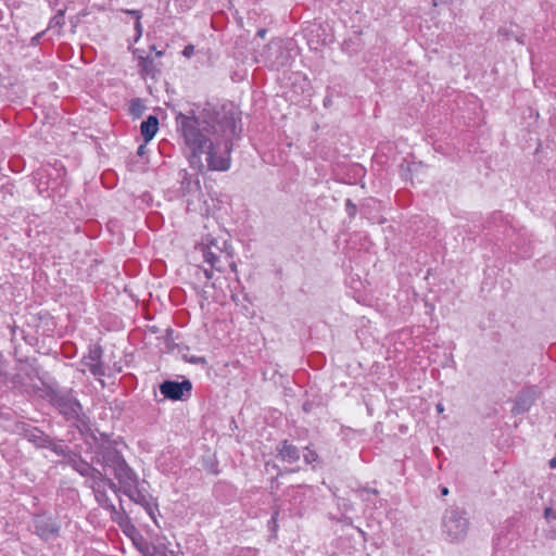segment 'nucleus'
<instances>
[{
    "label": "nucleus",
    "mask_w": 556,
    "mask_h": 556,
    "mask_svg": "<svg viewBox=\"0 0 556 556\" xmlns=\"http://www.w3.org/2000/svg\"><path fill=\"white\" fill-rule=\"evenodd\" d=\"M194 47L192 45H188L184 48L182 54L185 56H191L193 54Z\"/></svg>",
    "instance_id": "obj_48"
},
{
    "label": "nucleus",
    "mask_w": 556,
    "mask_h": 556,
    "mask_svg": "<svg viewBox=\"0 0 556 556\" xmlns=\"http://www.w3.org/2000/svg\"><path fill=\"white\" fill-rule=\"evenodd\" d=\"M97 465L96 463H93V456L91 457L90 462L86 460L85 458H83V456L80 455L73 468V470H75L77 473H79L81 477H86L90 470L92 469V467Z\"/></svg>",
    "instance_id": "obj_23"
},
{
    "label": "nucleus",
    "mask_w": 556,
    "mask_h": 556,
    "mask_svg": "<svg viewBox=\"0 0 556 556\" xmlns=\"http://www.w3.org/2000/svg\"><path fill=\"white\" fill-rule=\"evenodd\" d=\"M338 522H342L346 526L353 525V519L351 517H348L345 515H342L340 518L337 519Z\"/></svg>",
    "instance_id": "obj_45"
},
{
    "label": "nucleus",
    "mask_w": 556,
    "mask_h": 556,
    "mask_svg": "<svg viewBox=\"0 0 556 556\" xmlns=\"http://www.w3.org/2000/svg\"><path fill=\"white\" fill-rule=\"evenodd\" d=\"M151 50L155 51V55L156 56H162L164 55V50H156L155 46H151L150 47Z\"/></svg>",
    "instance_id": "obj_53"
},
{
    "label": "nucleus",
    "mask_w": 556,
    "mask_h": 556,
    "mask_svg": "<svg viewBox=\"0 0 556 556\" xmlns=\"http://www.w3.org/2000/svg\"><path fill=\"white\" fill-rule=\"evenodd\" d=\"M416 165H417L416 163L409 164L407 166L408 172H412L413 170V166H416Z\"/></svg>",
    "instance_id": "obj_60"
},
{
    "label": "nucleus",
    "mask_w": 556,
    "mask_h": 556,
    "mask_svg": "<svg viewBox=\"0 0 556 556\" xmlns=\"http://www.w3.org/2000/svg\"><path fill=\"white\" fill-rule=\"evenodd\" d=\"M229 267L232 273H237V263L233 261V257L230 258V262H226V267Z\"/></svg>",
    "instance_id": "obj_50"
},
{
    "label": "nucleus",
    "mask_w": 556,
    "mask_h": 556,
    "mask_svg": "<svg viewBox=\"0 0 556 556\" xmlns=\"http://www.w3.org/2000/svg\"><path fill=\"white\" fill-rule=\"evenodd\" d=\"M295 47L293 39L276 38L270 40L261 54L265 66L274 71L290 66L294 60Z\"/></svg>",
    "instance_id": "obj_4"
},
{
    "label": "nucleus",
    "mask_w": 556,
    "mask_h": 556,
    "mask_svg": "<svg viewBox=\"0 0 556 556\" xmlns=\"http://www.w3.org/2000/svg\"><path fill=\"white\" fill-rule=\"evenodd\" d=\"M174 329L168 327L165 330V334L161 338L165 343L166 352L172 353L177 350L178 353H182V351H189L190 348L188 345L175 342L176 338L174 337Z\"/></svg>",
    "instance_id": "obj_20"
},
{
    "label": "nucleus",
    "mask_w": 556,
    "mask_h": 556,
    "mask_svg": "<svg viewBox=\"0 0 556 556\" xmlns=\"http://www.w3.org/2000/svg\"><path fill=\"white\" fill-rule=\"evenodd\" d=\"M205 469L208 470L210 472L214 473V475H218L219 473L218 463L215 462V460L206 463Z\"/></svg>",
    "instance_id": "obj_40"
},
{
    "label": "nucleus",
    "mask_w": 556,
    "mask_h": 556,
    "mask_svg": "<svg viewBox=\"0 0 556 556\" xmlns=\"http://www.w3.org/2000/svg\"><path fill=\"white\" fill-rule=\"evenodd\" d=\"M276 452L277 458L288 464H294L301 458V448L287 439L277 444Z\"/></svg>",
    "instance_id": "obj_14"
},
{
    "label": "nucleus",
    "mask_w": 556,
    "mask_h": 556,
    "mask_svg": "<svg viewBox=\"0 0 556 556\" xmlns=\"http://www.w3.org/2000/svg\"><path fill=\"white\" fill-rule=\"evenodd\" d=\"M51 451L63 457V460L60 462L61 465L70 466L72 469L81 454L78 450H72L68 445L59 444L56 442Z\"/></svg>",
    "instance_id": "obj_16"
},
{
    "label": "nucleus",
    "mask_w": 556,
    "mask_h": 556,
    "mask_svg": "<svg viewBox=\"0 0 556 556\" xmlns=\"http://www.w3.org/2000/svg\"><path fill=\"white\" fill-rule=\"evenodd\" d=\"M498 34L506 36L507 38L515 37L513 34H510L506 28H500Z\"/></svg>",
    "instance_id": "obj_52"
},
{
    "label": "nucleus",
    "mask_w": 556,
    "mask_h": 556,
    "mask_svg": "<svg viewBox=\"0 0 556 556\" xmlns=\"http://www.w3.org/2000/svg\"><path fill=\"white\" fill-rule=\"evenodd\" d=\"M149 330L153 333H156L159 331V328L156 326H151Z\"/></svg>",
    "instance_id": "obj_58"
},
{
    "label": "nucleus",
    "mask_w": 556,
    "mask_h": 556,
    "mask_svg": "<svg viewBox=\"0 0 556 556\" xmlns=\"http://www.w3.org/2000/svg\"><path fill=\"white\" fill-rule=\"evenodd\" d=\"M278 516H279V509H275L271 518L268 520V528L271 532H276L278 528Z\"/></svg>",
    "instance_id": "obj_37"
},
{
    "label": "nucleus",
    "mask_w": 556,
    "mask_h": 556,
    "mask_svg": "<svg viewBox=\"0 0 556 556\" xmlns=\"http://www.w3.org/2000/svg\"><path fill=\"white\" fill-rule=\"evenodd\" d=\"M104 509L109 510L112 515H116L117 517H112L114 521H116L118 523V520H122L121 517H122V514H123V510H125L122 506H121V510H117L115 505L111 502L110 504L106 505V507H104Z\"/></svg>",
    "instance_id": "obj_36"
},
{
    "label": "nucleus",
    "mask_w": 556,
    "mask_h": 556,
    "mask_svg": "<svg viewBox=\"0 0 556 556\" xmlns=\"http://www.w3.org/2000/svg\"><path fill=\"white\" fill-rule=\"evenodd\" d=\"M266 33H267V30L265 28H260L257 30V36L263 38L266 35Z\"/></svg>",
    "instance_id": "obj_56"
},
{
    "label": "nucleus",
    "mask_w": 556,
    "mask_h": 556,
    "mask_svg": "<svg viewBox=\"0 0 556 556\" xmlns=\"http://www.w3.org/2000/svg\"><path fill=\"white\" fill-rule=\"evenodd\" d=\"M139 484L138 478L137 482L127 481L125 484H122L123 493L128 496L131 502L142 506L154 523L159 526L156 520V513H159L157 501L143 488H140Z\"/></svg>",
    "instance_id": "obj_7"
},
{
    "label": "nucleus",
    "mask_w": 556,
    "mask_h": 556,
    "mask_svg": "<svg viewBox=\"0 0 556 556\" xmlns=\"http://www.w3.org/2000/svg\"><path fill=\"white\" fill-rule=\"evenodd\" d=\"M42 397L67 421L78 424L87 417L83 405L72 388L60 387L56 382H42Z\"/></svg>",
    "instance_id": "obj_2"
},
{
    "label": "nucleus",
    "mask_w": 556,
    "mask_h": 556,
    "mask_svg": "<svg viewBox=\"0 0 556 556\" xmlns=\"http://www.w3.org/2000/svg\"><path fill=\"white\" fill-rule=\"evenodd\" d=\"M46 34V30H42L38 34H36L31 39H30V45L31 46H38L40 43V40L41 38L43 37V35Z\"/></svg>",
    "instance_id": "obj_42"
},
{
    "label": "nucleus",
    "mask_w": 556,
    "mask_h": 556,
    "mask_svg": "<svg viewBox=\"0 0 556 556\" xmlns=\"http://www.w3.org/2000/svg\"><path fill=\"white\" fill-rule=\"evenodd\" d=\"M16 429L20 435L25 438L37 448H49L52 450L55 441L45 433L40 428L35 427L27 422H20L16 425Z\"/></svg>",
    "instance_id": "obj_10"
},
{
    "label": "nucleus",
    "mask_w": 556,
    "mask_h": 556,
    "mask_svg": "<svg viewBox=\"0 0 556 556\" xmlns=\"http://www.w3.org/2000/svg\"><path fill=\"white\" fill-rule=\"evenodd\" d=\"M147 153V147H146V142L143 144H140L137 149V154L139 156H143L144 154Z\"/></svg>",
    "instance_id": "obj_51"
},
{
    "label": "nucleus",
    "mask_w": 556,
    "mask_h": 556,
    "mask_svg": "<svg viewBox=\"0 0 556 556\" xmlns=\"http://www.w3.org/2000/svg\"><path fill=\"white\" fill-rule=\"evenodd\" d=\"M213 270L214 269H212V268L211 269H206V268L202 269L201 267H198V269H197L198 273H200V271L203 273V275H204V277L206 278L207 281L213 278Z\"/></svg>",
    "instance_id": "obj_43"
},
{
    "label": "nucleus",
    "mask_w": 556,
    "mask_h": 556,
    "mask_svg": "<svg viewBox=\"0 0 556 556\" xmlns=\"http://www.w3.org/2000/svg\"><path fill=\"white\" fill-rule=\"evenodd\" d=\"M361 497H363V494L364 493H368V494H372V495H378L379 494V491L375 488H368V486H361L359 489H357L355 491Z\"/></svg>",
    "instance_id": "obj_38"
},
{
    "label": "nucleus",
    "mask_w": 556,
    "mask_h": 556,
    "mask_svg": "<svg viewBox=\"0 0 556 556\" xmlns=\"http://www.w3.org/2000/svg\"><path fill=\"white\" fill-rule=\"evenodd\" d=\"M440 492H441V495H442V496H445V495H447V494H448V492H450V491H448V488H446V486H441V488H440Z\"/></svg>",
    "instance_id": "obj_54"
},
{
    "label": "nucleus",
    "mask_w": 556,
    "mask_h": 556,
    "mask_svg": "<svg viewBox=\"0 0 556 556\" xmlns=\"http://www.w3.org/2000/svg\"><path fill=\"white\" fill-rule=\"evenodd\" d=\"M344 206H345V212L348 214V217L351 220L354 219L357 214V205L351 199H346Z\"/></svg>",
    "instance_id": "obj_30"
},
{
    "label": "nucleus",
    "mask_w": 556,
    "mask_h": 556,
    "mask_svg": "<svg viewBox=\"0 0 556 556\" xmlns=\"http://www.w3.org/2000/svg\"><path fill=\"white\" fill-rule=\"evenodd\" d=\"M337 505L339 509H342L343 511H351L354 509L353 504L348 498L344 497H338Z\"/></svg>",
    "instance_id": "obj_33"
},
{
    "label": "nucleus",
    "mask_w": 556,
    "mask_h": 556,
    "mask_svg": "<svg viewBox=\"0 0 556 556\" xmlns=\"http://www.w3.org/2000/svg\"><path fill=\"white\" fill-rule=\"evenodd\" d=\"M300 488H301V485H296V486H292L291 489H292L293 491H295V490H298V489H300Z\"/></svg>",
    "instance_id": "obj_62"
},
{
    "label": "nucleus",
    "mask_w": 556,
    "mask_h": 556,
    "mask_svg": "<svg viewBox=\"0 0 556 556\" xmlns=\"http://www.w3.org/2000/svg\"><path fill=\"white\" fill-rule=\"evenodd\" d=\"M33 526L34 533L45 542L60 536L61 525L56 518L52 516L47 514L35 515Z\"/></svg>",
    "instance_id": "obj_9"
},
{
    "label": "nucleus",
    "mask_w": 556,
    "mask_h": 556,
    "mask_svg": "<svg viewBox=\"0 0 556 556\" xmlns=\"http://www.w3.org/2000/svg\"><path fill=\"white\" fill-rule=\"evenodd\" d=\"M514 38H515L519 43H521V45L523 43V36H520V37H519V36H515Z\"/></svg>",
    "instance_id": "obj_59"
},
{
    "label": "nucleus",
    "mask_w": 556,
    "mask_h": 556,
    "mask_svg": "<svg viewBox=\"0 0 556 556\" xmlns=\"http://www.w3.org/2000/svg\"><path fill=\"white\" fill-rule=\"evenodd\" d=\"M159 130V118L156 115H149L140 125V134L146 143L150 142Z\"/></svg>",
    "instance_id": "obj_17"
},
{
    "label": "nucleus",
    "mask_w": 556,
    "mask_h": 556,
    "mask_svg": "<svg viewBox=\"0 0 556 556\" xmlns=\"http://www.w3.org/2000/svg\"><path fill=\"white\" fill-rule=\"evenodd\" d=\"M14 357L15 361L18 363H25L31 367V369L35 371V374L38 376V369L34 367L35 363L37 362L36 358H29L27 356H21V352L15 348L14 349Z\"/></svg>",
    "instance_id": "obj_28"
},
{
    "label": "nucleus",
    "mask_w": 556,
    "mask_h": 556,
    "mask_svg": "<svg viewBox=\"0 0 556 556\" xmlns=\"http://www.w3.org/2000/svg\"><path fill=\"white\" fill-rule=\"evenodd\" d=\"M104 509L109 510L112 515H116L117 517H112L114 521H116L118 523V520H122L121 517H122V514H123V510H125L122 506H121V510H117L115 505L111 502L110 504L106 505V507H104Z\"/></svg>",
    "instance_id": "obj_35"
},
{
    "label": "nucleus",
    "mask_w": 556,
    "mask_h": 556,
    "mask_svg": "<svg viewBox=\"0 0 556 556\" xmlns=\"http://www.w3.org/2000/svg\"><path fill=\"white\" fill-rule=\"evenodd\" d=\"M138 66L140 67V75L142 77H151L155 79L156 75L161 74V71L157 68V65L150 55H139Z\"/></svg>",
    "instance_id": "obj_19"
},
{
    "label": "nucleus",
    "mask_w": 556,
    "mask_h": 556,
    "mask_svg": "<svg viewBox=\"0 0 556 556\" xmlns=\"http://www.w3.org/2000/svg\"><path fill=\"white\" fill-rule=\"evenodd\" d=\"M544 517L546 520L556 519V509L553 507H546L544 510Z\"/></svg>",
    "instance_id": "obj_41"
},
{
    "label": "nucleus",
    "mask_w": 556,
    "mask_h": 556,
    "mask_svg": "<svg viewBox=\"0 0 556 556\" xmlns=\"http://www.w3.org/2000/svg\"><path fill=\"white\" fill-rule=\"evenodd\" d=\"M354 40L353 39H345L343 42H342V51L345 52V53H349L350 55H352L353 53L357 52V49L354 48Z\"/></svg>",
    "instance_id": "obj_34"
},
{
    "label": "nucleus",
    "mask_w": 556,
    "mask_h": 556,
    "mask_svg": "<svg viewBox=\"0 0 556 556\" xmlns=\"http://www.w3.org/2000/svg\"><path fill=\"white\" fill-rule=\"evenodd\" d=\"M108 475L105 473V470L99 469L96 465L92 467L90 472L85 477L87 478L86 484L94 490H100L99 488H96L97 484L100 482L103 483L106 479Z\"/></svg>",
    "instance_id": "obj_21"
},
{
    "label": "nucleus",
    "mask_w": 556,
    "mask_h": 556,
    "mask_svg": "<svg viewBox=\"0 0 556 556\" xmlns=\"http://www.w3.org/2000/svg\"><path fill=\"white\" fill-rule=\"evenodd\" d=\"M313 406H314V403L312 401H305L303 404H302V409L306 413V414H309L313 409Z\"/></svg>",
    "instance_id": "obj_44"
},
{
    "label": "nucleus",
    "mask_w": 556,
    "mask_h": 556,
    "mask_svg": "<svg viewBox=\"0 0 556 556\" xmlns=\"http://www.w3.org/2000/svg\"><path fill=\"white\" fill-rule=\"evenodd\" d=\"M97 434H98V447L99 446H109V445H113L115 443H119V438L117 439H113L112 438V434H109V433H105V432H100L99 430H96Z\"/></svg>",
    "instance_id": "obj_25"
},
{
    "label": "nucleus",
    "mask_w": 556,
    "mask_h": 556,
    "mask_svg": "<svg viewBox=\"0 0 556 556\" xmlns=\"http://www.w3.org/2000/svg\"><path fill=\"white\" fill-rule=\"evenodd\" d=\"M139 552L142 554V556H167L165 553L156 551L155 546H150V544H148Z\"/></svg>",
    "instance_id": "obj_31"
},
{
    "label": "nucleus",
    "mask_w": 556,
    "mask_h": 556,
    "mask_svg": "<svg viewBox=\"0 0 556 556\" xmlns=\"http://www.w3.org/2000/svg\"><path fill=\"white\" fill-rule=\"evenodd\" d=\"M146 105L142 101V99L140 98H134L130 100V103H129V114L134 117V118H140L144 111H146Z\"/></svg>",
    "instance_id": "obj_24"
},
{
    "label": "nucleus",
    "mask_w": 556,
    "mask_h": 556,
    "mask_svg": "<svg viewBox=\"0 0 556 556\" xmlns=\"http://www.w3.org/2000/svg\"><path fill=\"white\" fill-rule=\"evenodd\" d=\"M135 29L137 33L136 40H138L142 35V26H141L140 20L135 21Z\"/></svg>",
    "instance_id": "obj_46"
},
{
    "label": "nucleus",
    "mask_w": 556,
    "mask_h": 556,
    "mask_svg": "<svg viewBox=\"0 0 556 556\" xmlns=\"http://www.w3.org/2000/svg\"><path fill=\"white\" fill-rule=\"evenodd\" d=\"M74 426L83 437L84 442L88 446V451L94 455L98 450L99 441L97 432L91 429L90 418L87 416L85 419H81L80 422L74 424Z\"/></svg>",
    "instance_id": "obj_15"
},
{
    "label": "nucleus",
    "mask_w": 556,
    "mask_h": 556,
    "mask_svg": "<svg viewBox=\"0 0 556 556\" xmlns=\"http://www.w3.org/2000/svg\"><path fill=\"white\" fill-rule=\"evenodd\" d=\"M194 290L197 291L198 295L203 301H207L208 300V294H207V292L204 289H198L197 287H194Z\"/></svg>",
    "instance_id": "obj_47"
},
{
    "label": "nucleus",
    "mask_w": 556,
    "mask_h": 556,
    "mask_svg": "<svg viewBox=\"0 0 556 556\" xmlns=\"http://www.w3.org/2000/svg\"><path fill=\"white\" fill-rule=\"evenodd\" d=\"M94 496L97 502L101 507H106L108 504L111 503V500L109 498L106 492L104 490H94Z\"/></svg>",
    "instance_id": "obj_29"
},
{
    "label": "nucleus",
    "mask_w": 556,
    "mask_h": 556,
    "mask_svg": "<svg viewBox=\"0 0 556 556\" xmlns=\"http://www.w3.org/2000/svg\"><path fill=\"white\" fill-rule=\"evenodd\" d=\"M122 520H118V525L123 528L124 533L131 539L134 545L138 551L146 547L149 543L144 540L139 530L131 523L128 514L123 510Z\"/></svg>",
    "instance_id": "obj_13"
},
{
    "label": "nucleus",
    "mask_w": 556,
    "mask_h": 556,
    "mask_svg": "<svg viewBox=\"0 0 556 556\" xmlns=\"http://www.w3.org/2000/svg\"><path fill=\"white\" fill-rule=\"evenodd\" d=\"M539 395L540 391L536 386H529L521 389L514 400L511 414L517 416L529 412Z\"/></svg>",
    "instance_id": "obj_11"
},
{
    "label": "nucleus",
    "mask_w": 556,
    "mask_h": 556,
    "mask_svg": "<svg viewBox=\"0 0 556 556\" xmlns=\"http://www.w3.org/2000/svg\"><path fill=\"white\" fill-rule=\"evenodd\" d=\"M328 103H329V100L326 98L325 101H324V104L328 105Z\"/></svg>",
    "instance_id": "obj_63"
},
{
    "label": "nucleus",
    "mask_w": 556,
    "mask_h": 556,
    "mask_svg": "<svg viewBox=\"0 0 556 556\" xmlns=\"http://www.w3.org/2000/svg\"><path fill=\"white\" fill-rule=\"evenodd\" d=\"M313 444H308L303 447V459L306 465L313 466V468L316 467V465H320L321 460L317 452L312 448Z\"/></svg>",
    "instance_id": "obj_22"
},
{
    "label": "nucleus",
    "mask_w": 556,
    "mask_h": 556,
    "mask_svg": "<svg viewBox=\"0 0 556 556\" xmlns=\"http://www.w3.org/2000/svg\"><path fill=\"white\" fill-rule=\"evenodd\" d=\"M104 485H106L110 490H112L114 493H118L119 491L123 492L122 486L118 488L117 484L110 478L106 477L105 481L103 482Z\"/></svg>",
    "instance_id": "obj_39"
},
{
    "label": "nucleus",
    "mask_w": 556,
    "mask_h": 556,
    "mask_svg": "<svg viewBox=\"0 0 556 556\" xmlns=\"http://www.w3.org/2000/svg\"><path fill=\"white\" fill-rule=\"evenodd\" d=\"M192 389V382L190 381V379L186 377H182L181 381L165 379L159 384V390L160 393L163 395V399H155V401L157 403L163 402L165 400H169L173 402H184L191 397ZM154 397H156L155 391Z\"/></svg>",
    "instance_id": "obj_8"
},
{
    "label": "nucleus",
    "mask_w": 556,
    "mask_h": 556,
    "mask_svg": "<svg viewBox=\"0 0 556 556\" xmlns=\"http://www.w3.org/2000/svg\"><path fill=\"white\" fill-rule=\"evenodd\" d=\"M437 409H438L439 412H442V410H443V406H442V404H438V405H437Z\"/></svg>",
    "instance_id": "obj_61"
},
{
    "label": "nucleus",
    "mask_w": 556,
    "mask_h": 556,
    "mask_svg": "<svg viewBox=\"0 0 556 556\" xmlns=\"http://www.w3.org/2000/svg\"><path fill=\"white\" fill-rule=\"evenodd\" d=\"M469 521L466 511L458 507H450L442 518V531L450 541L463 540L468 531Z\"/></svg>",
    "instance_id": "obj_6"
},
{
    "label": "nucleus",
    "mask_w": 556,
    "mask_h": 556,
    "mask_svg": "<svg viewBox=\"0 0 556 556\" xmlns=\"http://www.w3.org/2000/svg\"><path fill=\"white\" fill-rule=\"evenodd\" d=\"M181 176L180 192L182 195L195 193L200 190V181L198 177H192L186 169L179 172Z\"/></svg>",
    "instance_id": "obj_18"
},
{
    "label": "nucleus",
    "mask_w": 556,
    "mask_h": 556,
    "mask_svg": "<svg viewBox=\"0 0 556 556\" xmlns=\"http://www.w3.org/2000/svg\"><path fill=\"white\" fill-rule=\"evenodd\" d=\"M504 220V215L501 211H495L493 212L490 217L488 218V226L486 227H491L492 224L494 225H497V223H502Z\"/></svg>",
    "instance_id": "obj_32"
},
{
    "label": "nucleus",
    "mask_w": 556,
    "mask_h": 556,
    "mask_svg": "<svg viewBox=\"0 0 556 556\" xmlns=\"http://www.w3.org/2000/svg\"><path fill=\"white\" fill-rule=\"evenodd\" d=\"M554 538L556 539V528L553 530Z\"/></svg>",
    "instance_id": "obj_64"
},
{
    "label": "nucleus",
    "mask_w": 556,
    "mask_h": 556,
    "mask_svg": "<svg viewBox=\"0 0 556 556\" xmlns=\"http://www.w3.org/2000/svg\"><path fill=\"white\" fill-rule=\"evenodd\" d=\"M64 15H65V11L64 10H59L58 13L50 18V22H49V29H53V28H62L63 25L65 24V21H64Z\"/></svg>",
    "instance_id": "obj_26"
},
{
    "label": "nucleus",
    "mask_w": 556,
    "mask_h": 556,
    "mask_svg": "<svg viewBox=\"0 0 556 556\" xmlns=\"http://www.w3.org/2000/svg\"><path fill=\"white\" fill-rule=\"evenodd\" d=\"M548 466H549V468H552V469H555V468H556V457L552 458V459L548 462Z\"/></svg>",
    "instance_id": "obj_55"
},
{
    "label": "nucleus",
    "mask_w": 556,
    "mask_h": 556,
    "mask_svg": "<svg viewBox=\"0 0 556 556\" xmlns=\"http://www.w3.org/2000/svg\"><path fill=\"white\" fill-rule=\"evenodd\" d=\"M102 357L103 348L99 343L90 344L88 354L81 358V364L87 366L94 377H102L105 375Z\"/></svg>",
    "instance_id": "obj_12"
},
{
    "label": "nucleus",
    "mask_w": 556,
    "mask_h": 556,
    "mask_svg": "<svg viewBox=\"0 0 556 556\" xmlns=\"http://www.w3.org/2000/svg\"><path fill=\"white\" fill-rule=\"evenodd\" d=\"M176 131L188 150V162L198 174L227 172L233 141L241 138V111L232 102H205L199 114L172 108Z\"/></svg>",
    "instance_id": "obj_1"
},
{
    "label": "nucleus",
    "mask_w": 556,
    "mask_h": 556,
    "mask_svg": "<svg viewBox=\"0 0 556 556\" xmlns=\"http://www.w3.org/2000/svg\"><path fill=\"white\" fill-rule=\"evenodd\" d=\"M132 53H134V55H136L137 58H138L139 55H143V51H142V50H140V49H134Z\"/></svg>",
    "instance_id": "obj_57"
},
{
    "label": "nucleus",
    "mask_w": 556,
    "mask_h": 556,
    "mask_svg": "<svg viewBox=\"0 0 556 556\" xmlns=\"http://www.w3.org/2000/svg\"><path fill=\"white\" fill-rule=\"evenodd\" d=\"M127 14L131 15L132 17H135V20H141V12L138 11V10H126L125 11Z\"/></svg>",
    "instance_id": "obj_49"
},
{
    "label": "nucleus",
    "mask_w": 556,
    "mask_h": 556,
    "mask_svg": "<svg viewBox=\"0 0 556 556\" xmlns=\"http://www.w3.org/2000/svg\"><path fill=\"white\" fill-rule=\"evenodd\" d=\"M117 445L118 443L99 446L93 455V463L101 466L103 470L112 469L119 484H125L127 481L137 482V473L126 463Z\"/></svg>",
    "instance_id": "obj_3"
},
{
    "label": "nucleus",
    "mask_w": 556,
    "mask_h": 556,
    "mask_svg": "<svg viewBox=\"0 0 556 556\" xmlns=\"http://www.w3.org/2000/svg\"><path fill=\"white\" fill-rule=\"evenodd\" d=\"M188 352L189 351H182V353H179L181 355L182 359L186 361L187 363L194 364V365H202V366L207 364V361L205 357L194 356V355L189 356Z\"/></svg>",
    "instance_id": "obj_27"
},
{
    "label": "nucleus",
    "mask_w": 556,
    "mask_h": 556,
    "mask_svg": "<svg viewBox=\"0 0 556 556\" xmlns=\"http://www.w3.org/2000/svg\"><path fill=\"white\" fill-rule=\"evenodd\" d=\"M201 251L204 262L207 263L212 269L219 273L226 270V262H230L233 257V249L224 239L206 238V242L202 243Z\"/></svg>",
    "instance_id": "obj_5"
}]
</instances>
